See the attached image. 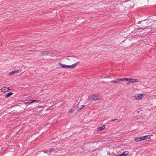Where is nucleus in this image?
Returning a JSON list of instances; mask_svg holds the SVG:
<instances>
[{"label": "nucleus", "instance_id": "f257e3e1", "mask_svg": "<svg viewBox=\"0 0 156 156\" xmlns=\"http://www.w3.org/2000/svg\"><path fill=\"white\" fill-rule=\"evenodd\" d=\"M21 69L17 70L15 71H13L11 72L9 74L10 75H13L15 73H18L22 72Z\"/></svg>", "mask_w": 156, "mask_h": 156}, {"label": "nucleus", "instance_id": "f03ea898", "mask_svg": "<svg viewBox=\"0 0 156 156\" xmlns=\"http://www.w3.org/2000/svg\"><path fill=\"white\" fill-rule=\"evenodd\" d=\"M138 82V80L136 79H133L132 78H130L129 83H137Z\"/></svg>", "mask_w": 156, "mask_h": 156}, {"label": "nucleus", "instance_id": "7ed1b4c3", "mask_svg": "<svg viewBox=\"0 0 156 156\" xmlns=\"http://www.w3.org/2000/svg\"><path fill=\"white\" fill-rule=\"evenodd\" d=\"M143 96V95L142 94H138L135 95V98L137 99H140L142 98Z\"/></svg>", "mask_w": 156, "mask_h": 156}, {"label": "nucleus", "instance_id": "20e7f679", "mask_svg": "<svg viewBox=\"0 0 156 156\" xmlns=\"http://www.w3.org/2000/svg\"><path fill=\"white\" fill-rule=\"evenodd\" d=\"M120 81L119 80V79H116L115 80H113L110 81V83H116L117 84H118L119 83V81Z\"/></svg>", "mask_w": 156, "mask_h": 156}, {"label": "nucleus", "instance_id": "39448f33", "mask_svg": "<svg viewBox=\"0 0 156 156\" xmlns=\"http://www.w3.org/2000/svg\"><path fill=\"white\" fill-rule=\"evenodd\" d=\"M2 91L3 92H5L8 91V89L7 87H3L1 89Z\"/></svg>", "mask_w": 156, "mask_h": 156}, {"label": "nucleus", "instance_id": "423d86ee", "mask_svg": "<svg viewBox=\"0 0 156 156\" xmlns=\"http://www.w3.org/2000/svg\"><path fill=\"white\" fill-rule=\"evenodd\" d=\"M42 55H47L49 54L48 51H43L41 52V54Z\"/></svg>", "mask_w": 156, "mask_h": 156}, {"label": "nucleus", "instance_id": "0eeeda50", "mask_svg": "<svg viewBox=\"0 0 156 156\" xmlns=\"http://www.w3.org/2000/svg\"><path fill=\"white\" fill-rule=\"evenodd\" d=\"M130 78H124L119 79V80L120 81H126L129 83Z\"/></svg>", "mask_w": 156, "mask_h": 156}, {"label": "nucleus", "instance_id": "6e6552de", "mask_svg": "<svg viewBox=\"0 0 156 156\" xmlns=\"http://www.w3.org/2000/svg\"><path fill=\"white\" fill-rule=\"evenodd\" d=\"M99 98V97L98 95H94L92 98V100L93 101L98 100Z\"/></svg>", "mask_w": 156, "mask_h": 156}, {"label": "nucleus", "instance_id": "1a4fd4ad", "mask_svg": "<svg viewBox=\"0 0 156 156\" xmlns=\"http://www.w3.org/2000/svg\"><path fill=\"white\" fill-rule=\"evenodd\" d=\"M105 127V125H103L101 127H98L97 129V130L98 131H101L103 130Z\"/></svg>", "mask_w": 156, "mask_h": 156}, {"label": "nucleus", "instance_id": "9d476101", "mask_svg": "<svg viewBox=\"0 0 156 156\" xmlns=\"http://www.w3.org/2000/svg\"><path fill=\"white\" fill-rule=\"evenodd\" d=\"M144 29H147V30H148V31H151L150 30H154L155 31H156V29L154 28V27H151V29H150V28H144L143 29V30Z\"/></svg>", "mask_w": 156, "mask_h": 156}, {"label": "nucleus", "instance_id": "9b49d317", "mask_svg": "<svg viewBox=\"0 0 156 156\" xmlns=\"http://www.w3.org/2000/svg\"><path fill=\"white\" fill-rule=\"evenodd\" d=\"M141 137L142 140H146L150 138L149 135L145 136H141Z\"/></svg>", "mask_w": 156, "mask_h": 156}, {"label": "nucleus", "instance_id": "f8f14e48", "mask_svg": "<svg viewBox=\"0 0 156 156\" xmlns=\"http://www.w3.org/2000/svg\"><path fill=\"white\" fill-rule=\"evenodd\" d=\"M135 140L136 142H138L142 140V137L141 136L136 138L135 139Z\"/></svg>", "mask_w": 156, "mask_h": 156}, {"label": "nucleus", "instance_id": "ddd939ff", "mask_svg": "<svg viewBox=\"0 0 156 156\" xmlns=\"http://www.w3.org/2000/svg\"><path fill=\"white\" fill-rule=\"evenodd\" d=\"M129 152L128 151H125L123 152L122 154H121L122 156H126L128 154Z\"/></svg>", "mask_w": 156, "mask_h": 156}, {"label": "nucleus", "instance_id": "4468645a", "mask_svg": "<svg viewBox=\"0 0 156 156\" xmlns=\"http://www.w3.org/2000/svg\"><path fill=\"white\" fill-rule=\"evenodd\" d=\"M13 93L12 92H9L5 95V97L6 98H8L12 95Z\"/></svg>", "mask_w": 156, "mask_h": 156}, {"label": "nucleus", "instance_id": "2eb2a0df", "mask_svg": "<svg viewBox=\"0 0 156 156\" xmlns=\"http://www.w3.org/2000/svg\"><path fill=\"white\" fill-rule=\"evenodd\" d=\"M84 106V105H83L78 106L77 108V110L78 111H80V110Z\"/></svg>", "mask_w": 156, "mask_h": 156}, {"label": "nucleus", "instance_id": "dca6fc26", "mask_svg": "<svg viewBox=\"0 0 156 156\" xmlns=\"http://www.w3.org/2000/svg\"><path fill=\"white\" fill-rule=\"evenodd\" d=\"M59 64L62 67V68H66V65H65V64H62L61 63H60V62L59 63Z\"/></svg>", "mask_w": 156, "mask_h": 156}, {"label": "nucleus", "instance_id": "f3484780", "mask_svg": "<svg viewBox=\"0 0 156 156\" xmlns=\"http://www.w3.org/2000/svg\"><path fill=\"white\" fill-rule=\"evenodd\" d=\"M32 101V100H30L28 101H27L26 102H25V104H32L33 103Z\"/></svg>", "mask_w": 156, "mask_h": 156}, {"label": "nucleus", "instance_id": "a211bd4d", "mask_svg": "<svg viewBox=\"0 0 156 156\" xmlns=\"http://www.w3.org/2000/svg\"><path fill=\"white\" fill-rule=\"evenodd\" d=\"M32 100V102H33V103H34V102H35L39 101H40V100H38V99Z\"/></svg>", "mask_w": 156, "mask_h": 156}, {"label": "nucleus", "instance_id": "6ab92c4d", "mask_svg": "<svg viewBox=\"0 0 156 156\" xmlns=\"http://www.w3.org/2000/svg\"><path fill=\"white\" fill-rule=\"evenodd\" d=\"M80 63V62H77L76 63H75L74 64H73V65L74 66V67L76 66L79 63Z\"/></svg>", "mask_w": 156, "mask_h": 156}, {"label": "nucleus", "instance_id": "aec40b11", "mask_svg": "<svg viewBox=\"0 0 156 156\" xmlns=\"http://www.w3.org/2000/svg\"><path fill=\"white\" fill-rule=\"evenodd\" d=\"M55 149L54 148H50L49 149V152H51L52 151H54Z\"/></svg>", "mask_w": 156, "mask_h": 156}, {"label": "nucleus", "instance_id": "412c9836", "mask_svg": "<svg viewBox=\"0 0 156 156\" xmlns=\"http://www.w3.org/2000/svg\"><path fill=\"white\" fill-rule=\"evenodd\" d=\"M69 68H74V66L73 64L71 65H69Z\"/></svg>", "mask_w": 156, "mask_h": 156}, {"label": "nucleus", "instance_id": "4be33fe9", "mask_svg": "<svg viewBox=\"0 0 156 156\" xmlns=\"http://www.w3.org/2000/svg\"><path fill=\"white\" fill-rule=\"evenodd\" d=\"M38 108H44V107L43 106H38L37 107Z\"/></svg>", "mask_w": 156, "mask_h": 156}, {"label": "nucleus", "instance_id": "5701e85b", "mask_svg": "<svg viewBox=\"0 0 156 156\" xmlns=\"http://www.w3.org/2000/svg\"><path fill=\"white\" fill-rule=\"evenodd\" d=\"M118 120L117 119H113L111 120V122H114L116 120Z\"/></svg>", "mask_w": 156, "mask_h": 156}, {"label": "nucleus", "instance_id": "b1692460", "mask_svg": "<svg viewBox=\"0 0 156 156\" xmlns=\"http://www.w3.org/2000/svg\"><path fill=\"white\" fill-rule=\"evenodd\" d=\"M66 68H69V65H66Z\"/></svg>", "mask_w": 156, "mask_h": 156}, {"label": "nucleus", "instance_id": "393cba45", "mask_svg": "<svg viewBox=\"0 0 156 156\" xmlns=\"http://www.w3.org/2000/svg\"><path fill=\"white\" fill-rule=\"evenodd\" d=\"M43 152L44 153H47V151H43Z\"/></svg>", "mask_w": 156, "mask_h": 156}, {"label": "nucleus", "instance_id": "a878e982", "mask_svg": "<svg viewBox=\"0 0 156 156\" xmlns=\"http://www.w3.org/2000/svg\"><path fill=\"white\" fill-rule=\"evenodd\" d=\"M141 22V21H139V22H138V24H140V23Z\"/></svg>", "mask_w": 156, "mask_h": 156}, {"label": "nucleus", "instance_id": "bb28decb", "mask_svg": "<svg viewBox=\"0 0 156 156\" xmlns=\"http://www.w3.org/2000/svg\"><path fill=\"white\" fill-rule=\"evenodd\" d=\"M142 29V28H138L137 29V30H140Z\"/></svg>", "mask_w": 156, "mask_h": 156}, {"label": "nucleus", "instance_id": "cd10ccee", "mask_svg": "<svg viewBox=\"0 0 156 156\" xmlns=\"http://www.w3.org/2000/svg\"><path fill=\"white\" fill-rule=\"evenodd\" d=\"M7 88H8V90H10V89H9V87H7Z\"/></svg>", "mask_w": 156, "mask_h": 156}, {"label": "nucleus", "instance_id": "c85d7f7f", "mask_svg": "<svg viewBox=\"0 0 156 156\" xmlns=\"http://www.w3.org/2000/svg\"><path fill=\"white\" fill-rule=\"evenodd\" d=\"M72 110H71V111H69V112H70V113H71V112H72Z\"/></svg>", "mask_w": 156, "mask_h": 156}]
</instances>
